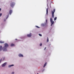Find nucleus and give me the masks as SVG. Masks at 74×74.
I'll return each instance as SVG.
<instances>
[{
  "label": "nucleus",
  "instance_id": "obj_27",
  "mask_svg": "<svg viewBox=\"0 0 74 74\" xmlns=\"http://www.w3.org/2000/svg\"><path fill=\"white\" fill-rule=\"evenodd\" d=\"M4 21H5V19L4 20Z\"/></svg>",
  "mask_w": 74,
  "mask_h": 74
},
{
  "label": "nucleus",
  "instance_id": "obj_20",
  "mask_svg": "<svg viewBox=\"0 0 74 74\" xmlns=\"http://www.w3.org/2000/svg\"><path fill=\"white\" fill-rule=\"evenodd\" d=\"M2 15V13L0 14V17Z\"/></svg>",
  "mask_w": 74,
  "mask_h": 74
},
{
  "label": "nucleus",
  "instance_id": "obj_16",
  "mask_svg": "<svg viewBox=\"0 0 74 74\" xmlns=\"http://www.w3.org/2000/svg\"><path fill=\"white\" fill-rule=\"evenodd\" d=\"M56 19H57V17H55V18H54V21H56Z\"/></svg>",
  "mask_w": 74,
  "mask_h": 74
},
{
  "label": "nucleus",
  "instance_id": "obj_21",
  "mask_svg": "<svg viewBox=\"0 0 74 74\" xmlns=\"http://www.w3.org/2000/svg\"><path fill=\"white\" fill-rule=\"evenodd\" d=\"M2 61V59H1V60H0V62H1Z\"/></svg>",
  "mask_w": 74,
  "mask_h": 74
},
{
  "label": "nucleus",
  "instance_id": "obj_18",
  "mask_svg": "<svg viewBox=\"0 0 74 74\" xmlns=\"http://www.w3.org/2000/svg\"><path fill=\"white\" fill-rule=\"evenodd\" d=\"M36 27H37V28H40V27H39L38 26H36Z\"/></svg>",
  "mask_w": 74,
  "mask_h": 74
},
{
  "label": "nucleus",
  "instance_id": "obj_3",
  "mask_svg": "<svg viewBox=\"0 0 74 74\" xmlns=\"http://www.w3.org/2000/svg\"><path fill=\"white\" fill-rule=\"evenodd\" d=\"M50 22L51 23V26H52V25L54 23V21L52 20V19L51 18H50Z\"/></svg>",
  "mask_w": 74,
  "mask_h": 74
},
{
  "label": "nucleus",
  "instance_id": "obj_13",
  "mask_svg": "<svg viewBox=\"0 0 74 74\" xmlns=\"http://www.w3.org/2000/svg\"><path fill=\"white\" fill-rule=\"evenodd\" d=\"M2 46H0V51H1V50H2Z\"/></svg>",
  "mask_w": 74,
  "mask_h": 74
},
{
  "label": "nucleus",
  "instance_id": "obj_19",
  "mask_svg": "<svg viewBox=\"0 0 74 74\" xmlns=\"http://www.w3.org/2000/svg\"><path fill=\"white\" fill-rule=\"evenodd\" d=\"M40 46H42V43H40Z\"/></svg>",
  "mask_w": 74,
  "mask_h": 74
},
{
  "label": "nucleus",
  "instance_id": "obj_32",
  "mask_svg": "<svg viewBox=\"0 0 74 74\" xmlns=\"http://www.w3.org/2000/svg\"><path fill=\"white\" fill-rule=\"evenodd\" d=\"M47 6H48V5H47Z\"/></svg>",
  "mask_w": 74,
  "mask_h": 74
},
{
  "label": "nucleus",
  "instance_id": "obj_15",
  "mask_svg": "<svg viewBox=\"0 0 74 74\" xmlns=\"http://www.w3.org/2000/svg\"><path fill=\"white\" fill-rule=\"evenodd\" d=\"M49 41V39H48V37H47V42H48Z\"/></svg>",
  "mask_w": 74,
  "mask_h": 74
},
{
  "label": "nucleus",
  "instance_id": "obj_6",
  "mask_svg": "<svg viewBox=\"0 0 74 74\" xmlns=\"http://www.w3.org/2000/svg\"><path fill=\"white\" fill-rule=\"evenodd\" d=\"M7 64V63L5 62L2 64V67H4Z\"/></svg>",
  "mask_w": 74,
  "mask_h": 74
},
{
  "label": "nucleus",
  "instance_id": "obj_9",
  "mask_svg": "<svg viewBox=\"0 0 74 74\" xmlns=\"http://www.w3.org/2000/svg\"><path fill=\"white\" fill-rule=\"evenodd\" d=\"M47 63L46 62L45 63V64L44 66H43V67H45V66H46V65H47Z\"/></svg>",
  "mask_w": 74,
  "mask_h": 74
},
{
  "label": "nucleus",
  "instance_id": "obj_4",
  "mask_svg": "<svg viewBox=\"0 0 74 74\" xmlns=\"http://www.w3.org/2000/svg\"><path fill=\"white\" fill-rule=\"evenodd\" d=\"M15 3L14 2H12L10 3V6L11 7H14V6L15 5Z\"/></svg>",
  "mask_w": 74,
  "mask_h": 74
},
{
  "label": "nucleus",
  "instance_id": "obj_5",
  "mask_svg": "<svg viewBox=\"0 0 74 74\" xmlns=\"http://www.w3.org/2000/svg\"><path fill=\"white\" fill-rule=\"evenodd\" d=\"M32 36V33H30L29 34H28L27 35V37H31V36Z\"/></svg>",
  "mask_w": 74,
  "mask_h": 74
},
{
  "label": "nucleus",
  "instance_id": "obj_26",
  "mask_svg": "<svg viewBox=\"0 0 74 74\" xmlns=\"http://www.w3.org/2000/svg\"><path fill=\"white\" fill-rule=\"evenodd\" d=\"M45 49H46V47H45Z\"/></svg>",
  "mask_w": 74,
  "mask_h": 74
},
{
  "label": "nucleus",
  "instance_id": "obj_2",
  "mask_svg": "<svg viewBox=\"0 0 74 74\" xmlns=\"http://www.w3.org/2000/svg\"><path fill=\"white\" fill-rule=\"evenodd\" d=\"M55 12V10H54L53 11L52 10L51 13L52 15V17L53 18H54V13Z\"/></svg>",
  "mask_w": 74,
  "mask_h": 74
},
{
  "label": "nucleus",
  "instance_id": "obj_30",
  "mask_svg": "<svg viewBox=\"0 0 74 74\" xmlns=\"http://www.w3.org/2000/svg\"><path fill=\"white\" fill-rule=\"evenodd\" d=\"M37 74H38V73H37Z\"/></svg>",
  "mask_w": 74,
  "mask_h": 74
},
{
  "label": "nucleus",
  "instance_id": "obj_23",
  "mask_svg": "<svg viewBox=\"0 0 74 74\" xmlns=\"http://www.w3.org/2000/svg\"><path fill=\"white\" fill-rule=\"evenodd\" d=\"M9 16V15H8V16H7V17L6 18V19H7V18H8Z\"/></svg>",
  "mask_w": 74,
  "mask_h": 74
},
{
  "label": "nucleus",
  "instance_id": "obj_1",
  "mask_svg": "<svg viewBox=\"0 0 74 74\" xmlns=\"http://www.w3.org/2000/svg\"><path fill=\"white\" fill-rule=\"evenodd\" d=\"M8 45L7 43H5L4 44V47H3V51H7V48L8 47Z\"/></svg>",
  "mask_w": 74,
  "mask_h": 74
},
{
  "label": "nucleus",
  "instance_id": "obj_8",
  "mask_svg": "<svg viewBox=\"0 0 74 74\" xmlns=\"http://www.w3.org/2000/svg\"><path fill=\"white\" fill-rule=\"evenodd\" d=\"M12 12V10H10L9 11V14H10V15H11Z\"/></svg>",
  "mask_w": 74,
  "mask_h": 74
},
{
  "label": "nucleus",
  "instance_id": "obj_7",
  "mask_svg": "<svg viewBox=\"0 0 74 74\" xmlns=\"http://www.w3.org/2000/svg\"><path fill=\"white\" fill-rule=\"evenodd\" d=\"M18 56H19V57H23V55L21 54H19L18 55Z\"/></svg>",
  "mask_w": 74,
  "mask_h": 74
},
{
  "label": "nucleus",
  "instance_id": "obj_10",
  "mask_svg": "<svg viewBox=\"0 0 74 74\" xmlns=\"http://www.w3.org/2000/svg\"><path fill=\"white\" fill-rule=\"evenodd\" d=\"M14 66V65H13V64L9 65L8 67H11L12 66Z\"/></svg>",
  "mask_w": 74,
  "mask_h": 74
},
{
  "label": "nucleus",
  "instance_id": "obj_29",
  "mask_svg": "<svg viewBox=\"0 0 74 74\" xmlns=\"http://www.w3.org/2000/svg\"><path fill=\"white\" fill-rule=\"evenodd\" d=\"M0 11H1V10H0Z\"/></svg>",
  "mask_w": 74,
  "mask_h": 74
},
{
  "label": "nucleus",
  "instance_id": "obj_25",
  "mask_svg": "<svg viewBox=\"0 0 74 74\" xmlns=\"http://www.w3.org/2000/svg\"><path fill=\"white\" fill-rule=\"evenodd\" d=\"M15 40H17V39H16Z\"/></svg>",
  "mask_w": 74,
  "mask_h": 74
},
{
  "label": "nucleus",
  "instance_id": "obj_31",
  "mask_svg": "<svg viewBox=\"0 0 74 74\" xmlns=\"http://www.w3.org/2000/svg\"><path fill=\"white\" fill-rule=\"evenodd\" d=\"M47 10H48V9H47Z\"/></svg>",
  "mask_w": 74,
  "mask_h": 74
},
{
  "label": "nucleus",
  "instance_id": "obj_14",
  "mask_svg": "<svg viewBox=\"0 0 74 74\" xmlns=\"http://www.w3.org/2000/svg\"><path fill=\"white\" fill-rule=\"evenodd\" d=\"M14 45H15L13 44H12L11 45V47H13V46H14Z\"/></svg>",
  "mask_w": 74,
  "mask_h": 74
},
{
  "label": "nucleus",
  "instance_id": "obj_11",
  "mask_svg": "<svg viewBox=\"0 0 74 74\" xmlns=\"http://www.w3.org/2000/svg\"><path fill=\"white\" fill-rule=\"evenodd\" d=\"M48 10H47V14L46 15H48Z\"/></svg>",
  "mask_w": 74,
  "mask_h": 74
},
{
  "label": "nucleus",
  "instance_id": "obj_28",
  "mask_svg": "<svg viewBox=\"0 0 74 74\" xmlns=\"http://www.w3.org/2000/svg\"><path fill=\"white\" fill-rule=\"evenodd\" d=\"M0 10H1V8H0Z\"/></svg>",
  "mask_w": 74,
  "mask_h": 74
},
{
  "label": "nucleus",
  "instance_id": "obj_24",
  "mask_svg": "<svg viewBox=\"0 0 74 74\" xmlns=\"http://www.w3.org/2000/svg\"><path fill=\"white\" fill-rule=\"evenodd\" d=\"M12 74H14V72H12Z\"/></svg>",
  "mask_w": 74,
  "mask_h": 74
},
{
  "label": "nucleus",
  "instance_id": "obj_12",
  "mask_svg": "<svg viewBox=\"0 0 74 74\" xmlns=\"http://www.w3.org/2000/svg\"><path fill=\"white\" fill-rule=\"evenodd\" d=\"M4 41H0V43H1V44H3V43H4Z\"/></svg>",
  "mask_w": 74,
  "mask_h": 74
},
{
  "label": "nucleus",
  "instance_id": "obj_22",
  "mask_svg": "<svg viewBox=\"0 0 74 74\" xmlns=\"http://www.w3.org/2000/svg\"><path fill=\"white\" fill-rule=\"evenodd\" d=\"M46 23H47V19H46Z\"/></svg>",
  "mask_w": 74,
  "mask_h": 74
},
{
  "label": "nucleus",
  "instance_id": "obj_17",
  "mask_svg": "<svg viewBox=\"0 0 74 74\" xmlns=\"http://www.w3.org/2000/svg\"><path fill=\"white\" fill-rule=\"evenodd\" d=\"M39 36H40L41 37V36H42V35H41V34H39Z\"/></svg>",
  "mask_w": 74,
  "mask_h": 74
}]
</instances>
